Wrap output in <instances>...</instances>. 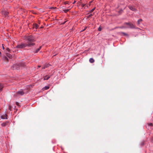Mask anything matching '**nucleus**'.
Segmentation results:
<instances>
[{"instance_id": "4468645a", "label": "nucleus", "mask_w": 153, "mask_h": 153, "mask_svg": "<svg viewBox=\"0 0 153 153\" xmlns=\"http://www.w3.org/2000/svg\"><path fill=\"white\" fill-rule=\"evenodd\" d=\"M7 123H8L7 122H4V123H2L1 124V126H6L7 125Z\"/></svg>"}, {"instance_id": "6e6552de", "label": "nucleus", "mask_w": 153, "mask_h": 153, "mask_svg": "<svg viewBox=\"0 0 153 153\" xmlns=\"http://www.w3.org/2000/svg\"><path fill=\"white\" fill-rule=\"evenodd\" d=\"M143 21V20L142 19H140L138 20L137 21V25H140L141 22Z\"/></svg>"}, {"instance_id": "6ab92c4d", "label": "nucleus", "mask_w": 153, "mask_h": 153, "mask_svg": "<svg viewBox=\"0 0 153 153\" xmlns=\"http://www.w3.org/2000/svg\"><path fill=\"white\" fill-rule=\"evenodd\" d=\"M144 144H145V141H143L141 142V145L142 146H144Z\"/></svg>"}, {"instance_id": "0eeeda50", "label": "nucleus", "mask_w": 153, "mask_h": 153, "mask_svg": "<svg viewBox=\"0 0 153 153\" xmlns=\"http://www.w3.org/2000/svg\"><path fill=\"white\" fill-rule=\"evenodd\" d=\"M121 34H122V36H124L126 37H128L129 35L128 33H124V32H122Z\"/></svg>"}, {"instance_id": "a878e982", "label": "nucleus", "mask_w": 153, "mask_h": 153, "mask_svg": "<svg viewBox=\"0 0 153 153\" xmlns=\"http://www.w3.org/2000/svg\"><path fill=\"white\" fill-rule=\"evenodd\" d=\"M148 126H152L153 124L152 123H148Z\"/></svg>"}, {"instance_id": "aec40b11", "label": "nucleus", "mask_w": 153, "mask_h": 153, "mask_svg": "<svg viewBox=\"0 0 153 153\" xmlns=\"http://www.w3.org/2000/svg\"><path fill=\"white\" fill-rule=\"evenodd\" d=\"M130 23V22H126L124 23V25H126L128 26H129Z\"/></svg>"}, {"instance_id": "bb28decb", "label": "nucleus", "mask_w": 153, "mask_h": 153, "mask_svg": "<svg viewBox=\"0 0 153 153\" xmlns=\"http://www.w3.org/2000/svg\"><path fill=\"white\" fill-rule=\"evenodd\" d=\"M98 30L99 31H101V27H99L98 28Z\"/></svg>"}, {"instance_id": "b1692460", "label": "nucleus", "mask_w": 153, "mask_h": 153, "mask_svg": "<svg viewBox=\"0 0 153 153\" xmlns=\"http://www.w3.org/2000/svg\"><path fill=\"white\" fill-rule=\"evenodd\" d=\"M95 8L94 7L93 9H92L91 10V11H90V13L92 12L95 10Z\"/></svg>"}, {"instance_id": "412c9836", "label": "nucleus", "mask_w": 153, "mask_h": 153, "mask_svg": "<svg viewBox=\"0 0 153 153\" xmlns=\"http://www.w3.org/2000/svg\"><path fill=\"white\" fill-rule=\"evenodd\" d=\"M93 16V14H90L87 17L88 18L90 17H91L92 16Z\"/></svg>"}, {"instance_id": "39448f33", "label": "nucleus", "mask_w": 153, "mask_h": 153, "mask_svg": "<svg viewBox=\"0 0 153 153\" xmlns=\"http://www.w3.org/2000/svg\"><path fill=\"white\" fill-rule=\"evenodd\" d=\"M128 26H129V27H128L130 28H135V25H134L133 24H132L131 23H130Z\"/></svg>"}, {"instance_id": "393cba45", "label": "nucleus", "mask_w": 153, "mask_h": 153, "mask_svg": "<svg viewBox=\"0 0 153 153\" xmlns=\"http://www.w3.org/2000/svg\"><path fill=\"white\" fill-rule=\"evenodd\" d=\"M64 4H69V2L68 1H65L64 2Z\"/></svg>"}, {"instance_id": "4be33fe9", "label": "nucleus", "mask_w": 153, "mask_h": 153, "mask_svg": "<svg viewBox=\"0 0 153 153\" xmlns=\"http://www.w3.org/2000/svg\"><path fill=\"white\" fill-rule=\"evenodd\" d=\"M4 60H5V61H6L7 62H8V58L6 57H5L4 58Z\"/></svg>"}, {"instance_id": "2eb2a0df", "label": "nucleus", "mask_w": 153, "mask_h": 153, "mask_svg": "<svg viewBox=\"0 0 153 153\" xmlns=\"http://www.w3.org/2000/svg\"><path fill=\"white\" fill-rule=\"evenodd\" d=\"M49 88V87L48 86H46L43 88V90H47Z\"/></svg>"}, {"instance_id": "7ed1b4c3", "label": "nucleus", "mask_w": 153, "mask_h": 153, "mask_svg": "<svg viewBox=\"0 0 153 153\" xmlns=\"http://www.w3.org/2000/svg\"><path fill=\"white\" fill-rule=\"evenodd\" d=\"M7 114L5 113L1 116V118L3 119H7Z\"/></svg>"}, {"instance_id": "473e14b6", "label": "nucleus", "mask_w": 153, "mask_h": 153, "mask_svg": "<svg viewBox=\"0 0 153 153\" xmlns=\"http://www.w3.org/2000/svg\"><path fill=\"white\" fill-rule=\"evenodd\" d=\"M135 28V29H140L139 28L137 27H135V28Z\"/></svg>"}, {"instance_id": "c85d7f7f", "label": "nucleus", "mask_w": 153, "mask_h": 153, "mask_svg": "<svg viewBox=\"0 0 153 153\" xmlns=\"http://www.w3.org/2000/svg\"><path fill=\"white\" fill-rule=\"evenodd\" d=\"M11 107L10 106H9V109L10 110H11Z\"/></svg>"}, {"instance_id": "4c0bfd02", "label": "nucleus", "mask_w": 153, "mask_h": 153, "mask_svg": "<svg viewBox=\"0 0 153 153\" xmlns=\"http://www.w3.org/2000/svg\"><path fill=\"white\" fill-rule=\"evenodd\" d=\"M40 67H41V66H39H39H38V68H40Z\"/></svg>"}, {"instance_id": "f03ea898", "label": "nucleus", "mask_w": 153, "mask_h": 153, "mask_svg": "<svg viewBox=\"0 0 153 153\" xmlns=\"http://www.w3.org/2000/svg\"><path fill=\"white\" fill-rule=\"evenodd\" d=\"M25 66V63L24 62H22L19 63L17 64L14 65H13V67H15L16 69L19 70L20 68L24 67Z\"/></svg>"}, {"instance_id": "f704fd0d", "label": "nucleus", "mask_w": 153, "mask_h": 153, "mask_svg": "<svg viewBox=\"0 0 153 153\" xmlns=\"http://www.w3.org/2000/svg\"><path fill=\"white\" fill-rule=\"evenodd\" d=\"M2 48H3V49H4V48L3 46V44H2Z\"/></svg>"}, {"instance_id": "5701e85b", "label": "nucleus", "mask_w": 153, "mask_h": 153, "mask_svg": "<svg viewBox=\"0 0 153 153\" xmlns=\"http://www.w3.org/2000/svg\"><path fill=\"white\" fill-rule=\"evenodd\" d=\"M41 47H40L39 48H38L36 51V52H38L41 49Z\"/></svg>"}, {"instance_id": "dca6fc26", "label": "nucleus", "mask_w": 153, "mask_h": 153, "mask_svg": "<svg viewBox=\"0 0 153 153\" xmlns=\"http://www.w3.org/2000/svg\"><path fill=\"white\" fill-rule=\"evenodd\" d=\"M33 86V85H29L27 86V89H29L30 88V87H32V86Z\"/></svg>"}, {"instance_id": "e433bc0d", "label": "nucleus", "mask_w": 153, "mask_h": 153, "mask_svg": "<svg viewBox=\"0 0 153 153\" xmlns=\"http://www.w3.org/2000/svg\"><path fill=\"white\" fill-rule=\"evenodd\" d=\"M125 27H124V26H123V27H122L121 28H125Z\"/></svg>"}, {"instance_id": "1a4fd4ad", "label": "nucleus", "mask_w": 153, "mask_h": 153, "mask_svg": "<svg viewBox=\"0 0 153 153\" xmlns=\"http://www.w3.org/2000/svg\"><path fill=\"white\" fill-rule=\"evenodd\" d=\"M33 28L37 29L39 27L38 25L36 24H34L33 25Z\"/></svg>"}, {"instance_id": "c9c22d12", "label": "nucleus", "mask_w": 153, "mask_h": 153, "mask_svg": "<svg viewBox=\"0 0 153 153\" xmlns=\"http://www.w3.org/2000/svg\"><path fill=\"white\" fill-rule=\"evenodd\" d=\"M0 89H1H1H2V87L1 86V88H0Z\"/></svg>"}, {"instance_id": "cd10ccee", "label": "nucleus", "mask_w": 153, "mask_h": 153, "mask_svg": "<svg viewBox=\"0 0 153 153\" xmlns=\"http://www.w3.org/2000/svg\"><path fill=\"white\" fill-rule=\"evenodd\" d=\"M33 37H34L33 36L30 35L29 36V37L28 38L30 39Z\"/></svg>"}, {"instance_id": "c756f323", "label": "nucleus", "mask_w": 153, "mask_h": 153, "mask_svg": "<svg viewBox=\"0 0 153 153\" xmlns=\"http://www.w3.org/2000/svg\"><path fill=\"white\" fill-rule=\"evenodd\" d=\"M7 50L8 51H10V49H9V48H7Z\"/></svg>"}, {"instance_id": "f257e3e1", "label": "nucleus", "mask_w": 153, "mask_h": 153, "mask_svg": "<svg viewBox=\"0 0 153 153\" xmlns=\"http://www.w3.org/2000/svg\"><path fill=\"white\" fill-rule=\"evenodd\" d=\"M27 43L22 44L18 45L16 46L17 48H25L27 46H32L34 45V43H32V42L33 41V40H32L31 39H28Z\"/></svg>"}, {"instance_id": "20e7f679", "label": "nucleus", "mask_w": 153, "mask_h": 153, "mask_svg": "<svg viewBox=\"0 0 153 153\" xmlns=\"http://www.w3.org/2000/svg\"><path fill=\"white\" fill-rule=\"evenodd\" d=\"M128 7L131 10L133 11H136L137 10L134 7H133L132 6L129 5Z\"/></svg>"}, {"instance_id": "f8f14e48", "label": "nucleus", "mask_w": 153, "mask_h": 153, "mask_svg": "<svg viewBox=\"0 0 153 153\" xmlns=\"http://www.w3.org/2000/svg\"><path fill=\"white\" fill-rule=\"evenodd\" d=\"M89 61L91 63H93L94 62V60L93 58H91L89 59Z\"/></svg>"}, {"instance_id": "a211bd4d", "label": "nucleus", "mask_w": 153, "mask_h": 153, "mask_svg": "<svg viewBox=\"0 0 153 153\" xmlns=\"http://www.w3.org/2000/svg\"><path fill=\"white\" fill-rule=\"evenodd\" d=\"M71 9L70 8L69 9H67V10H63V11L65 12V13H67L68 12L69 10Z\"/></svg>"}, {"instance_id": "f3484780", "label": "nucleus", "mask_w": 153, "mask_h": 153, "mask_svg": "<svg viewBox=\"0 0 153 153\" xmlns=\"http://www.w3.org/2000/svg\"><path fill=\"white\" fill-rule=\"evenodd\" d=\"M7 56L9 58H11L12 57V56L10 54L7 53Z\"/></svg>"}, {"instance_id": "2f4dec72", "label": "nucleus", "mask_w": 153, "mask_h": 153, "mask_svg": "<svg viewBox=\"0 0 153 153\" xmlns=\"http://www.w3.org/2000/svg\"><path fill=\"white\" fill-rule=\"evenodd\" d=\"M85 4H82V7H84V6H85Z\"/></svg>"}, {"instance_id": "9d476101", "label": "nucleus", "mask_w": 153, "mask_h": 153, "mask_svg": "<svg viewBox=\"0 0 153 153\" xmlns=\"http://www.w3.org/2000/svg\"><path fill=\"white\" fill-rule=\"evenodd\" d=\"M50 76L47 75L44 77V80H48L50 78Z\"/></svg>"}, {"instance_id": "7c9ffc66", "label": "nucleus", "mask_w": 153, "mask_h": 153, "mask_svg": "<svg viewBox=\"0 0 153 153\" xmlns=\"http://www.w3.org/2000/svg\"><path fill=\"white\" fill-rule=\"evenodd\" d=\"M16 104L18 106L19 105V102H16Z\"/></svg>"}, {"instance_id": "ddd939ff", "label": "nucleus", "mask_w": 153, "mask_h": 153, "mask_svg": "<svg viewBox=\"0 0 153 153\" xmlns=\"http://www.w3.org/2000/svg\"><path fill=\"white\" fill-rule=\"evenodd\" d=\"M8 13L7 12L2 11V14H4L5 16H7Z\"/></svg>"}, {"instance_id": "9b49d317", "label": "nucleus", "mask_w": 153, "mask_h": 153, "mask_svg": "<svg viewBox=\"0 0 153 153\" xmlns=\"http://www.w3.org/2000/svg\"><path fill=\"white\" fill-rule=\"evenodd\" d=\"M50 65L49 64H47L45 65L42 68V69H45L46 68H47L49 67L50 66Z\"/></svg>"}, {"instance_id": "423d86ee", "label": "nucleus", "mask_w": 153, "mask_h": 153, "mask_svg": "<svg viewBox=\"0 0 153 153\" xmlns=\"http://www.w3.org/2000/svg\"><path fill=\"white\" fill-rule=\"evenodd\" d=\"M17 94L20 95H22L24 94V93L22 90H21L19 91H18Z\"/></svg>"}, {"instance_id": "58836bf2", "label": "nucleus", "mask_w": 153, "mask_h": 153, "mask_svg": "<svg viewBox=\"0 0 153 153\" xmlns=\"http://www.w3.org/2000/svg\"><path fill=\"white\" fill-rule=\"evenodd\" d=\"M75 2H76V1H74V2L73 3V4H74V3H75Z\"/></svg>"}, {"instance_id": "72a5a7b5", "label": "nucleus", "mask_w": 153, "mask_h": 153, "mask_svg": "<svg viewBox=\"0 0 153 153\" xmlns=\"http://www.w3.org/2000/svg\"><path fill=\"white\" fill-rule=\"evenodd\" d=\"M86 28H87V27H85V28L84 29H83V30H82L81 31H84V30H85V29H86Z\"/></svg>"}]
</instances>
